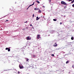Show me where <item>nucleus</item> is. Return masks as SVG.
<instances>
[{
	"instance_id": "nucleus-1",
	"label": "nucleus",
	"mask_w": 74,
	"mask_h": 74,
	"mask_svg": "<svg viewBox=\"0 0 74 74\" xmlns=\"http://www.w3.org/2000/svg\"><path fill=\"white\" fill-rule=\"evenodd\" d=\"M61 3L62 4H64V5H67V3L66 2H64V1H62L61 2Z\"/></svg>"
},
{
	"instance_id": "nucleus-2",
	"label": "nucleus",
	"mask_w": 74,
	"mask_h": 74,
	"mask_svg": "<svg viewBox=\"0 0 74 74\" xmlns=\"http://www.w3.org/2000/svg\"><path fill=\"white\" fill-rule=\"evenodd\" d=\"M29 36L27 37L26 38V40H31V38H29Z\"/></svg>"
},
{
	"instance_id": "nucleus-3",
	"label": "nucleus",
	"mask_w": 74,
	"mask_h": 74,
	"mask_svg": "<svg viewBox=\"0 0 74 74\" xmlns=\"http://www.w3.org/2000/svg\"><path fill=\"white\" fill-rule=\"evenodd\" d=\"M19 67L20 69H23V66H21L20 65H19Z\"/></svg>"
},
{
	"instance_id": "nucleus-4",
	"label": "nucleus",
	"mask_w": 74,
	"mask_h": 74,
	"mask_svg": "<svg viewBox=\"0 0 74 74\" xmlns=\"http://www.w3.org/2000/svg\"><path fill=\"white\" fill-rule=\"evenodd\" d=\"M58 46V44L56 43H55V44L53 45V47H57Z\"/></svg>"
},
{
	"instance_id": "nucleus-5",
	"label": "nucleus",
	"mask_w": 74,
	"mask_h": 74,
	"mask_svg": "<svg viewBox=\"0 0 74 74\" xmlns=\"http://www.w3.org/2000/svg\"><path fill=\"white\" fill-rule=\"evenodd\" d=\"M40 34H38L37 35V38L38 39L39 38H40Z\"/></svg>"
},
{
	"instance_id": "nucleus-6",
	"label": "nucleus",
	"mask_w": 74,
	"mask_h": 74,
	"mask_svg": "<svg viewBox=\"0 0 74 74\" xmlns=\"http://www.w3.org/2000/svg\"><path fill=\"white\" fill-rule=\"evenodd\" d=\"M34 2L33 4L32 5H30L28 7L29 8L30 7H31V6H32V5H34Z\"/></svg>"
},
{
	"instance_id": "nucleus-7",
	"label": "nucleus",
	"mask_w": 74,
	"mask_h": 74,
	"mask_svg": "<svg viewBox=\"0 0 74 74\" xmlns=\"http://www.w3.org/2000/svg\"><path fill=\"white\" fill-rule=\"evenodd\" d=\"M34 10H39V8H35Z\"/></svg>"
},
{
	"instance_id": "nucleus-8",
	"label": "nucleus",
	"mask_w": 74,
	"mask_h": 74,
	"mask_svg": "<svg viewBox=\"0 0 74 74\" xmlns=\"http://www.w3.org/2000/svg\"><path fill=\"white\" fill-rule=\"evenodd\" d=\"M33 58H36V56L35 55H34V54L33 55Z\"/></svg>"
},
{
	"instance_id": "nucleus-9",
	"label": "nucleus",
	"mask_w": 74,
	"mask_h": 74,
	"mask_svg": "<svg viewBox=\"0 0 74 74\" xmlns=\"http://www.w3.org/2000/svg\"><path fill=\"white\" fill-rule=\"evenodd\" d=\"M29 60V59H27H27H26V62H28Z\"/></svg>"
},
{
	"instance_id": "nucleus-10",
	"label": "nucleus",
	"mask_w": 74,
	"mask_h": 74,
	"mask_svg": "<svg viewBox=\"0 0 74 74\" xmlns=\"http://www.w3.org/2000/svg\"><path fill=\"white\" fill-rule=\"evenodd\" d=\"M36 21H38V17L37 16L36 17Z\"/></svg>"
},
{
	"instance_id": "nucleus-11",
	"label": "nucleus",
	"mask_w": 74,
	"mask_h": 74,
	"mask_svg": "<svg viewBox=\"0 0 74 74\" xmlns=\"http://www.w3.org/2000/svg\"><path fill=\"white\" fill-rule=\"evenodd\" d=\"M36 2H37V3H38V4H39L40 3V2H39V1H36Z\"/></svg>"
},
{
	"instance_id": "nucleus-12",
	"label": "nucleus",
	"mask_w": 74,
	"mask_h": 74,
	"mask_svg": "<svg viewBox=\"0 0 74 74\" xmlns=\"http://www.w3.org/2000/svg\"><path fill=\"white\" fill-rule=\"evenodd\" d=\"M8 52H10V49H9L8 48Z\"/></svg>"
},
{
	"instance_id": "nucleus-13",
	"label": "nucleus",
	"mask_w": 74,
	"mask_h": 74,
	"mask_svg": "<svg viewBox=\"0 0 74 74\" xmlns=\"http://www.w3.org/2000/svg\"><path fill=\"white\" fill-rule=\"evenodd\" d=\"M71 40H74V39L73 38V37H72L71 38Z\"/></svg>"
},
{
	"instance_id": "nucleus-14",
	"label": "nucleus",
	"mask_w": 74,
	"mask_h": 74,
	"mask_svg": "<svg viewBox=\"0 0 74 74\" xmlns=\"http://www.w3.org/2000/svg\"><path fill=\"white\" fill-rule=\"evenodd\" d=\"M53 21H56V19H53Z\"/></svg>"
},
{
	"instance_id": "nucleus-15",
	"label": "nucleus",
	"mask_w": 74,
	"mask_h": 74,
	"mask_svg": "<svg viewBox=\"0 0 74 74\" xmlns=\"http://www.w3.org/2000/svg\"><path fill=\"white\" fill-rule=\"evenodd\" d=\"M66 64H67V63H69V61H67L66 62Z\"/></svg>"
},
{
	"instance_id": "nucleus-16",
	"label": "nucleus",
	"mask_w": 74,
	"mask_h": 74,
	"mask_svg": "<svg viewBox=\"0 0 74 74\" xmlns=\"http://www.w3.org/2000/svg\"><path fill=\"white\" fill-rule=\"evenodd\" d=\"M41 10H39V11H38V12H39V13H41Z\"/></svg>"
},
{
	"instance_id": "nucleus-17",
	"label": "nucleus",
	"mask_w": 74,
	"mask_h": 74,
	"mask_svg": "<svg viewBox=\"0 0 74 74\" xmlns=\"http://www.w3.org/2000/svg\"><path fill=\"white\" fill-rule=\"evenodd\" d=\"M51 56H52L53 57V56H54V54H51Z\"/></svg>"
},
{
	"instance_id": "nucleus-18",
	"label": "nucleus",
	"mask_w": 74,
	"mask_h": 74,
	"mask_svg": "<svg viewBox=\"0 0 74 74\" xmlns=\"http://www.w3.org/2000/svg\"><path fill=\"white\" fill-rule=\"evenodd\" d=\"M32 17L33 18H34V14H33Z\"/></svg>"
},
{
	"instance_id": "nucleus-19",
	"label": "nucleus",
	"mask_w": 74,
	"mask_h": 74,
	"mask_svg": "<svg viewBox=\"0 0 74 74\" xmlns=\"http://www.w3.org/2000/svg\"><path fill=\"white\" fill-rule=\"evenodd\" d=\"M8 49V48H5V50H7Z\"/></svg>"
},
{
	"instance_id": "nucleus-20",
	"label": "nucleus",
	"mask_w": 74,
	"mask_h": 74,
	"mask_svg": "<svg viewBox=\"0 0 74 74\" xmlns=\"http://www.w3.org/2000/svg\"><path fill=\"white\" fill-rule=\"evenodd\" d=\"M74 1H71V3H74Z\"/></svg>"
},
{
	"instance_id": "nucleus-21",
	"label": "nucleus",
	"mask_w": 74,
	"mask_h": 74,
	"mask_svg": "<svg viewBox=\"0 0 74 74\" xmlns=\"http://www.w3.org/2000/svg\"><path fill=\"white\" fill-rule=\"evenodd\" d=\"M72 1V0H69L68 1L70 2V1Z\"/></svg>"
},
{
	"instance_id": "nucleus-22",
	"label": "nucleus",
	"mask_w": 74,
	"mask_h": 74,
	"mask_svg": "<svg viewBox=\"0 0 74 74\" xmlns=\"http://www.w3.org/2000/svg\"><path fill=\"white\" fill-rule=\"evenodd\" d=\"M18 74H20V72H19V71H18Z\"/></svg>"
},
{
	"instance_id": "nucleus-23",
	"label": "nucleus",
	"mask_w": 74,
	"mask_h": 74,
	"mask_svg": "<svg viewBox=\"0 0 74 74\" xmlns=\"http://www.w3.org/2000/svg\"><path fill=\"white\" fill-rule=\"evenodd\" d=\"M64 8H66V6H65L64 7Z\"/></svg>"
},
{
	"instance_id": "nucleus-24",
	"label": "nucleus",
	"mask_w": 74,
	"mask_h": 74,
	"mask_svg": "<svg viewBox=\"0 0 74 74\" xmlns=\"http://www.w3.org/2000/svg\"><path fill=\"white\" fill-rule=\"evenodd\" d=\"M49 3H50V2H51V0H49Z\"/></svg>"
},
{
	"instance_id": "nucleus-25",
	"label": "nucleus",
	"mask_w": 74,
	"mask_h": 74,
	"mask_svg": "<svg viewBox=\"0 0 74 74\" xmlns=\"http://www.w3.org/2000/svg\"><path fill=\"white\" fill-rule=\"evenodd\" d=\"M42 7H43V8H45V7L44 6H43Z\"/></svg>"
},
{
	"instance_id": "nucleus-26",
	"label": "nucleus",
	"mask_w": 74,
	"mask_h": 74,
	"mask_svg": "<svg viewBox=\"0 0 74 74\" xmlns=\"http://www.w3.org/2000/svg\"><path fill=\"white\" fill-rule=\"evenodd\" d=\"M60 25H62V22H60Z\"/></svg>"
},
{
	"instance_id": "nucleus-27",
	"label": "nucleus",
	"mask_w": 74,
	"mask_h": 74,
	"mask_svg": "<svg viewBox=\"0 0 74 74\" xmlns=\"http://www.w3.org/2000/svg\"><path fill=\"white\" fill-rule=\"evenodd\" d=\"M6 22H8V20H6Z\"/></svg>"
},
{
	"instance_id": "nucleus-28",
	"label": "nucleus",
	"mask_w": 74,
	"mask_h": 74,
	"mask_svg": "<svg viewBox=\"0 0 74 74\" xmlns=\"http://www.w3.org/2000/svg\"><path fill=\"white\" fill-rule=\"evenodd\" d=\"M29 7H28V8L27 9V10H28V9H29Z\"/></svg>"
},
{
	"instance_id": "nucleus-29",
	"label": "nucleus",
	"mask_w": 74,
	"mask_h": 74,
	"mask_svg": "<svg viewBox=\"0 0 74 74\" xmlns=\"http://www.w3.org/2000/svg\"><path fill=\"white\" fill-rule=\"evenodd\" d=\"M30 26H32V25L30 24Z\"/></svg>"
},
{
	"instance_id": "nucleus-30",
	"label": "nucleus",
	"mask_w": 74,
	"mask_h": 74,
	"mask_svg": "<svg viewBox=\"0 0 74 74\" xmlns=\"http://www.w3.org/2000/svg\"><path fill=\"white\" fill-rule=\"evenodd\" d=\"M27 21L26 22H25V23H27Z\"/></svg>"
},
{
	"instance_id": "nucleus-31",
	"label": "nucleus",
	"mask_w": 74,
	"mask_h": 74,
	"mask_svg": "<svg viewBox=\"0 0 74 74\" xmlns=\"http://www.w3.org/2000/svg\"><path fill=\"white\" fill-rule=\"evenodd\" d=\"M25 29L24 28V29H23V30H25Z\"/></svg>"
},
{
	"instance_id": "nucleus-32",
	"label": "nucleus",
	"mask_w": 74,
	"mask_h": 74,
	"mask_svg": "<svg viewBox=\"0 0 74 74\" xmlns=\"http://www.w3.org/2000/svg\"><path fill=\"white\" fill-rule=\"evenodd\" d=\"M5 16H4V17H5Z\"/></svg>"
},
{
	"instance_id": "nucleus-33",
	"label": "nucleus",
	"mask_w": 74,
	"mask_h": 74,
	"mask_svg": "<svg viewBox=\"0 0 74 74\" xmlns=\"http://www.w3.org/2000/svg\"><path fill=\"white\" fill-rule=\"evenodd\" d=\"M40 18L39 17V18H38V19H40Z\"/></svg>"
},
{
	"instance_id": "nucleus-34",
	"label": "nucleus",
	"mask_w": 74,
	"mask_h": 74,
	"mask_svg": "<svg viewBox=\"0 0 74 74\" xmlns=\"http://www.w3.org/2000/svg\"><path fill=\"white\" fill-rule=\"evenodd\" d=\"M73 1H74V0H73Z\"/></svg>"
}]
</instances>
